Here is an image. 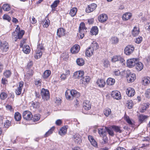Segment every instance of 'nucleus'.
Returning a JSON list of instances; mask_svg holds the SVG:
<instances>
[{
  "label": "nucleus",
  "mask_w": 150,
  "mask_h": 150,
  "mask_svg": "<svg viewBox=\"0 0 150 150\" xmlns=\"http://www.w3.org/2000/svg\"><path fill=\"white\" fill-rule=\"evenodd\" d=\"M2 8L5 11H8L11 9L10 6L8 4H4L3 5Z\"/></svg>",
  "instance_id": "45"
},
{
  "label": "nucleus",
  "mask_w": 150,
  "mask_h": 150,
  "mask_svg": "<svg viewBox=\"0 0 150 150\" xmlns=\"http://www.w3.org/2000/svg\"><path fill=\"white\" fill-rule=\"evenodd\" d=\"M134 47L132 45H128L126 46L125 49V53L127 55L131 54L134 50Z\"/></svg>",
  "instance_id": "6"
},
{
  "label": "nucleus",
  "mask_w": 150,
  "mask_h": 150,
  "mask_svg": "<svg viewBox=\"0 0 150 150\" xmlns=\"http://www.w3.org/2000/svg\"><path fill=\"white\" fill-rule=\"evenodd\" d=\"M97 83L98 86L101 88L103 87L105 84V81L103 79H98L97 81Z\"/></svg>",
  "instance_id": "26"
},
{
  "label": "nucleus",
  "mask_w": 150,
  "mask_h": 150,
  "mask_svg": "<svg viewBox=\"0 0 150 150\" xmlns=\"http://www.w3.org/2000/svg\"><path fill=\"white\" fill-rule=\"evenodd\" d=\"M139 31L138 28L136 27H134V29L132 30V33L134 36L137 35L139 33Z\"/></svg>",
  "instance_id": "32"
},
{
  "label": "nucleus",
  "mask_w": 150,
  "mask_h": 150,
  "mask_svg": "<svg viewBox=\"0 0 150 150\" xmlns=\"http://www.w3.org/2000/svg\"><path fill=\"white\" fill-rule=\"evenodd\" d=\"M150 82V78L149 77H144L142 79V83L144 85H146Z\"/></svg>",
  "instance_id": "33"
},
{
  "label": "nucleus",
  "mask_w": 150,
  "mask_h": 150,
  "mask_svg": "<svg viewBox=\"0 0 150 150\" xmlns=\"http://www.w3.org/2000/svg\"><path fill=\"white\" fill-rule=\"evenodd\" d=\"M138 59L133 58L129 59L127 60V67L129 68H132L135 66L137 62Z\"/></svg>",
  "instance_id": "5"
},
{
  "label": "nucleus",
  "mask_w": 150,
  "mask_h": 150,
  "mask_svg": "<svg viewBox=\"0 0 150 150\" xmlns=\"http://www.w3.org/2000/svg\"><path fill=\"white\" fill-rule=\"evenodd\" d=\"M94 50L89 47L86 52V54L88 57H90L92 55L94 52Z\"/></svg>",
  "instance_id": "27"
},
{
  "label": "nucleus",
  "mask_w": 150,
  "mask_h": 150,
  "mask_svg": "<svg viewBox=\"0 0 150 150\" xmlns=\"http://www.w3.org/2000/svg\"><path fill=\"white\" fill-rule=\"evenodd\" d=\"M3 18L4 19L7 20L8 21H10L11 20L10 17L7 15L4 14L3 16Z\"/></svg>",
  "instance_id": "58"
},
{
  "label": "nucleus",
  "mask_w": 150,
  "mask_h": 150,
  "mask_svg": "<svg viewBox=\"0 0 150 150\" xmlns=\"http://www.w3.org/2000/svg\"><path fill=\"white\" fill-rule=\"evenodd\" d=\"M35 85H37L38 86H40L41 85L40 81L38 80H36L35 81Z\"/></svg>",
  "instance_id": "64"
},
{
  "label": "nucleus",
  "mask_w": 150,
  "mask_h": 150,
  "mask_svg": "<svg viewBox=\"0 0 150 150\" xmlns=\"http://www.w3.org/2000/svg\"><path fill=\"white\" fill-rule=\"evenodd\" d=\"M115 82L114 79L112 78H109L106 81L107 84L109 85H112L114 84Z\"/></svg>",
  "instance_id": "35"
},
{
  "label": "nucleus",
  "mask_w": 150,
  "mask_h": 150,
  "mask_svg": "<svg viewBox=\"0 0 150 150\" xmlns=\"http://www.w3.org/2000/svg\"><path fill=\"white\" fill-rule=\"evenodd\" d=\"M132 16L131 13H126L124 14L122 16V19L123 20L126 21L130 19Z\"/></svg>",
  "instance_id": "24"
},
{
  "label": "nucleus",
  "mask_w": 150,
  "mask_h": 150,
  "mask_svg": "<svg viewBox=\"0 0 150 150\" xmlns=\"http://www.w3.org/2000/svg\"><path fill=\"white\" fill-rule=\"evenodd\" d=\"M21 115L19 112H16L15 113L14 118L16 121H20L21 120Z\"/></svg>",
  "instance_id": "40"
},
{
  "label": "nucleus",
  "mask_w": 150,
  "mask_h": 150,
  "mask_svg": "<svg viewBox=\"0 0 150 150\" xmlns=\"http://www.w3.org/2000/svg\"><path fill=\"white\" fill-rule=\"evenodd\" d=\"M23 116L25 120H31L32 115L30 112L28 111H25L23 113Z\"/></svg>",
  "instance_id": "7"
},
{
  "label": "nucleus",
  "mask_w": 150,
  "mask_h": 150,
  "mask_svg": "<svg viewBox=\"0 0 150 150\" xmlns=\"http://www.w3.org/2000/svg\"><path fill=\"white\" fill-rule=\"evenodd\" d=\"M125 119L128 124L131 125H132L133 123L129 117L125 116Z\"/></svg>",
  "instance_id": "59"
},
{
  "label": "nucleus",
  "mask_w": 150,
  "mask_h": 150,
  "mask_svg": "<svg viewBox=\"0 0 150 150\" xmlns=\"http://www.w3.org/2000/svg\"><path fill=\"white\" fill-rule=\"evenodd\" d=\"M73 140L76 143L80 144L81 142V137L77 133L75 134L72 137Z\"/></svg>",
  "instance_id": "8"
},
{
  "label": "nucleus",
  "mask_w": 150,
  "mask_h": 150,
  "mask_svg": "<svg viewBox=\"0 0 150 150\" xmlns=\"http://www.w3.org/2000/svg\"><path fill=\"white\" fill-rule=\"evenodd\" d=\"M80 50V47L78 45H75L71 49V51L72 53L76 54L78 53Z\"/></svg>",
  "instance_id": "16"
},
{
  "label": "nucleus",
  "mask_w": 150,
  "mask_h": 150,
  "mask_svg": "<svg viewBox=\"0 0 150 150\" xmlns=\"http://www.w3.org/2000/svg\"><path fill=\"white\" fill-rule=\"evenodd\" d=\"M41 94L42 98L44 100H47L49 99L50 96L49 91L48 90L43 88L42 89Z\"/></svg>",
  "instance_id": "4"
},
{
  "label": "nucleus",
  "mask_w": 150,
  "mask_h": 150,
  "mask_svg": "<svg viewBox=\"0 0 150 150\" xmlns=\"http://www.w3.org/2000/svg\"><path fill=\"white\" fill-rule=\"evenodd\" d=\"M44 50L43 45L42 44H39L36 50V54L35 56V58L38 59L42 56V51Z\"/></svg>",
  "instance_id": "2"
},
{
  "label": "nucleus",
  "mask_w": 150,
  "mask_h": 150,
  "mask_svg": "<svg viewBox=\"0 0 150 150\" xmlns=\"http://www.w3.org/2000/svg\"><path fill=\"white\" fill-rule=\"evenodd\" d=\"M40 104L39 102H33L31 108L38 109L40 107Z\"/></svg>",
  "instance_id": "34"
},
{
  "label": "nucleus",
  "mask_w": 150,
  "mask_h": 150,
  "mask_svg": "<svg viewBox=\"0 0 150 150\" xmlns=\"http://www.w3.org/2000/svg\"><path fill=\"white\" fill-rule=\"evenodd\" d=\"M93 50L95 51L98 49L99 46L97 43L93 41L91 44L90 47Z\"/></svg>",
  "instance_id": "29"
},
{
  "label": "nucleus",
  "mask_w": 150,
  "mask_h": 150,
  "mask_svg": "<svg viewBox=\"0 0 150 150\" xmlns=\"http://www.w3.org/2000/svg\"><path fill=\"white\" fill-rule=\"evenodd\" d=\"M112 97L115 99L119 100L121 98V95L120 93L118 91H112L111 94Z\"/></svg>",
  "instance_id": "9"
},
{
  "label": "nucleus",
  "mask_w": 150,
  "mask_h": 150,
  "mask_svg": "<svg viewBox=\"0 0 150 150\" xmlns=\"http://www.w3.org/2000/svg\"><path fill=\"white\" fill-rule=\"evenodd\" d=\"M77 64L79 66H82L84 64V61L82 58H78L76 60Z\"/></svg>",
  "instance_id": "36"
},
{
  "label": "nucleus",
  "mask_w": 150,
  "mask_h": 150,
  "mask_svg": "<svg viewBox=\"0 0 150 150\" xmlns=\"http://www.w3.org/2000/svg\"><path fill=\"white\" fill-rule=\"evenodd\" d=\"M11 125V122L8 120H6L4 123V126L6 128H8Z\"/></svg>",
  "instance_id": "57"
},
{
  "label": "nucleus",
  "mask_w": 150,
  "mask_h": 150,
  "mask_svg": "<svg viewBox=\"0 0 150 150\" xmlns=\"http://www.w3.org/2000/svg\"><path fill=\"white\" fill-rule=\"evenodd\" d=\"M127 75V81L132 82L133 81L136 79V75L135 74L132 73L129 71L127 70L126 71Z\"/></svg>",
  "instance_id": "3"
},
{
  "label": "nucleus",
  "mask_w": 150,
  "mask_h": 150,
  "mask_svg": "<svg viewBox=\"0 0 150 150\" xmlns=\"http://www.w3.org/2000/svg\"><path fill=\"white\" fill-rule=\"evenodd\" d=\"M85 30V24L83 23H81L79 26V31L80 32L84 31Z\"/></svg>",
  "instance_id": "42"
},
{
  "label": "nucleus",
  "mask_w": 150,
  "mask_h": 150,
  "mask_svg": "<svg viewBox=\"0 0 150 150\" xmlns=\"http://www.w3.org/2000/svg\"><path fill=\"white\" fill-rule=\"evenodd\" d=\"M70 90H67L65 92V96L67 99L69 100H72L73 99L72 96L70 95Z\"/></svg>",
  "instance_id": "38"
},
{
  "label": "nucleus",
  "mask_w": 150,
  "mask_h": 150,
  "mask_svg": "<svg viewBox=\"0 0 150 150\" xmlns=\"http://www.w3.org/2000/svg\"><path fill=\"white\" fill-rule=\"evenodd\" d=\"M145 95L146 97L148 98H150V89H148L145 92Z\"/></svg>",
  "instance_id": "56"
},
{
  "label": "nucleus",
  "mask_w": 150,
  "mask_h": 150,
  "mask_svg": "<svg viewBox=\"0 0 150 150\" xmlns=\"http://www.w3.org/2000/svg\"><path fill=\"white\" fill-rule=\"evenodd\" d=\"M84 75V72L79 71L75 72L73 75V77L75 79H80Z\"/></svg>",
  "instance_id": "11"
},
{
  "label": "nucleus",
  "mask_w": 150,
  "mask_h": 150,
  "mask_svg": "<svg viewBox=\"0 0 150 150\" xmlns=\"http://www.w3.org/2000/svg\"><path fill=\"white\" fill-rule=\"evenodd\" d=\"M102 62L103 63V66L104 67H108L109 65V62L108 59H103Z\"/></svg>",
  "instance_id": "52"
},
{
  "label": "nucleus",
  "mask_w": 150,
  "mask_h": 150,
  "mask_svg": "<svg viewBox=\"0 0 150 150\" xmlns=\"http://www.w3.org/2000/svg\"><path fill=\"white\" fill-rule=\"evenodd\" d=\"M24 83L22 81H21L19 82V86L16 90V93L17 95H20L21 93L22 88L23 86Z\"/></svg>",
  "instance_id": "14"
},
{
  "label": "nucleus",
  "mask_w": 150,
  "mask_h": 150,
  "mask_svg": "<svg viewBox=\"0 0 150 150\" xmlns=\"http://www.w3.org/2000/svg\"><path fill=\"white\" fill-rule=\"evenodd\" d=\"M150 105V103H143L142 107L140 109V112H144L145 111L146 109L149 108Z\"/></svg>",
  "instance_id": "17"
},
{
  "label": "nucleus",
  "mask_w": 150,
  "mask_h": 150,
  "mask_svg": "<svg viewBox=\"0 0 150 150\" xmlns=\"http://www.w3.org/2000/svg\"><path fill=\"white\" fill-rule=\"evenodd\" d=\"M68 126H64L62 127L59 132V134L61 136H63L67 133Z\"/></svg>",
  "instance_id": "15"
},
{
  "label": "nucleus",
  "mask_w": 150,
  "mask_h": 150,
  "mask_svg": "<svg viewBox=\"0 0 150 150\" xmlns=\"http://www.w3.org/2000/svg\"><path fill=\"white\" fill-rule=\"evenodd\" d=\"M106 130L107 127H106L98 129V133L101 137L106 135Z\"/></svg>",
  "instance_id": "19"
},
{
  "label": "nucleus",
  "mask_w": 150,
  "mask_h": 150,
  "mask_svg": "<svg viewBox=\"0 0 150 150\" xmlns=\"http://www.w3.org/2000/svg\"><path fill=\"white\" fill-rule=\"evenodd\" d=\"M104 114L105 115L106 117H108V115L111 113V110L109 108H107L105 109L104 111Z\"/></svg>",
  "instance_id": "46"
},
{
  "label": "nucleus",
  "mask_w": 150,
  "mask_h": 150,
  "mask_svg": "<svg viewBox=\"0 0 150 150\" xmlns=\"http://www.w3.org/2000/svg\"><path fill=\"white\" fill-rule=\"evenodd\" d=\"M120 72L119 70L117 69L115 70L114 72V74L116 76H119L120 75Z\"/></svg>",
  "instance_id": "63"
},
{
  "label": "nucleus",
  "mask_w": 150,
  "mask_h": 150,
  "mask_svg": "<svg viewBox=\"0 0 150 150\" xmlns=\"http://www.w3.org/2000/svg\"><path fill=\"white\" fill-rule=\"evenodd\" d=\"M88 139L91 144L93 146L95 147L97 146V143L92 136H88Z\"/></svg>",
  "instance_id": "25"
},
{
  "label": "nucleus",
  "mask_w": 150,
  "mask_h": 150,
  "mask_svg": "<svg viewBox=\"0 0 150 150\" xmlns=\"http://www.w3.org/2000/svg\"><path fill=\"white\" fill-rule=\"evenodd\" d=\"M40 115L39 114L35 115L34 117L32 116V119L31 120H33L34 122L37 121L38 120L40 119Z\"/></svg>",
  "instance_id": "47"
},
{
  "label": "nucleus",
  "mask_w": 150,
  "mask_h": 150,
  "mask_svg": "<svg viewBox=\"0 0 150 150\" xmlns=\"http://www.w3.org/2000/svg\"><path fill=\"white\" fill-rule=\"evenodd\" d=\"M54 129V127H52L47 132H46L45 135V137L48 136L49 135L51 134L52 133V131Z\"/></svg>",
  "instance_id": "51"
},
{
  "label": "nucleus",
  "mask_w": 150,
  "mask_h": 150,
  "mask_svg": "<svg viewBox=\"0 0 150 150\" xmlns=\"http://www.w3.org/2000/svg\"><path fill=\"white\" fill-rule=\"evenodd\" d=\"M126 92L128 96L129 97L132 96L135 94V91L134 89L131 87H129L127 89Z\"/></svg>",
  "instance_id": "12"
},
{
  "label": "nucleus",
  "mask_w": 150,
  "mask_h": 150,
  "mask_svg": "<svg viewBox=\"0 0 150 150\" xmlns=\"http://www.w3.org/2000/svg\"><path fill=\"white\" fill-rule=\"evenodd\" d=\"M134 66L135 67V68L138 71H141L144 67L143 64L140 62H138L137 61Z\"/></svg>",
  "instance_id": "22"
},
{
  "label": "nucleus",
  "mask_w": 150,
  "mask_h": 150,
  "mask_svg": "<svg viewBox=\"0 0 150 150\" xmlns=\"http://www.w3.org/2000/svg\"><path fill=\"white\" fill-rule=\"evenodd\" d=\"M77 11V8H73L69 12V14L72 16H74L76 14Z\"/></svg>",
  "instance_id": "39"
},
{
  "label": "nucleus",
  "mask_w": 150,
  "mask_h": 150,
  "mask_svg": "<svg viewBox=\"0 0 150 150\" xmlns=\"http://www.w3.org/2000/svg\"><path fill=\"white\" fill-rule=\"evenodd\" d=\"M112 127L116 132L120 133L122 132V131L120 129V127L115 125L112 126Z\"/></svg>",
  "instance_id": "44"
},
{
  "label": "nucleus",
  "mask_w": 150,
  "mask_h": 150,
  "mask_svg": "<svg viewBox=\"0 0 150 150\" xmlns=\"http://www.w3.org/2000/svg\"><path fill=\"white\" fill-rule=\"evenodd\" d=\"M98 29L97 26H94L92 28L91 30V33L92 35H96L98 33Z\"/></svg>",
  "instance_id": "28"
},
{
  "label": "nucleus",
  "mask_w": 150,
  "mask_h": 150,
  "mask_svg": "<svg viewBox=\"0 0 150 150\" xmlns=\"http://www.w3.org/2000/svg\"><path fill=\"white\" fill-rule=\"evenodd\" d=\"M4 75L6 78L9 77L11 75V72L9 70H6L4 73Z\"/></svg>",
  "instance_id": "48"
},
{
  "label": "nucleus",
  "mask_w": 150,
  "mask_h": 150,
  "mask_svg": "<svg viewBox=\"0 0 150 150\" xmlns=\"http://www.w3.org/2000/svg\"><path fill=\"white\" fill-rule=\"evenodd\" d=\"M106 131H107L108 134L111 136H113V135L114 133L112 130L110 129L107 127Z\"/></svg>",
  "instance_id": "61"
},
{
  "label": "nucleus",
  "mask_w": 150,
  "mask_h": 150,
  "mask_svg": "<svg viewBox=\"0 0 150 150\" xmlns=\"http://www.w3.org/2000/svg\"><path fill=\"white\" fill-rule=\"evenodd\" d=\"M25 33L23 30H20V28L18 26L16 28L15 31L12 33V38L16 41L18 39H20L22 38Z\"/></svg>",
  "instance_id": "1"
},
{
  "label": "nucleus",
  "mask_w": 150,
  "mask_h": 150,
  "mask_svg": "<svg viewBox=\"0 0 150 150\" xmlns=\"http://www.w3.org/2000/svg\"><path fill=\"white\" fill-rule=\"evenodd\" d=\"M84 31L80 32L79 31V34H78V36L79 37V36H80V38L81 39H82L84 36V34L83 33Z\"/></svg>",
  "instance_id": "62"
},
{
  "label": "nucleus",
  "mask_w": 150,
  "mask_h": 150,
  "mask_svg": "<svg viewBox=\"0 0 150 150\" xmlns=\"http://www.w3.org/2000/svg\"><path fill=\"white\" fill-rule=\"evenodd\" d=\"M83 107L86 110H90L91 108V104L88 101H86L83 103Z\"/></svg>",
  "instance_id": "21"
},
{
  "label": "nucleus",
  "mask_w": 150,
  "mask_h": 150,
  "mask_svg": "<svg viewBox=\"0 0 150 150\" xmlns=\"http://www.w3.org/2000/svg\"><path fill=\"white\" fill-rule=\"evenodd\" d=\"M108 18L107 15L105 14H102L101 16H99L98 19L100 22L103 23L106 21Z\"/></svg>",
  "instance_id": "20"
},
{
  "label": "nucleus",
  "mask_w": 150,
  "mask_h": 150,
  "mask_svg": "<svg viewBox=\"0 0 150 150\" xmlns=\"http://www.w3.org/2000/svg\"><path fill=\"white\" fill-rule=\"evenodd\" d=\"M142 38L141 36H139L135 39V42L139 44L142 41Z\"/></svg>",
  "instance_id": "55"
},
{
  "label": "nucleus",
  "mask_w": 150,
  "mask_h": 150,
  "mask_svg": "<svg viewBox=\"0 0 150 150\" xmlns=\"http://www.w3.org/2000/svg\"><path fill=\"white\" fill-rule=\"evenodd\" d=\"M23 52L26 54L29 53L30 51L29 46L27 45H24L23 47Z\"/></svg>",
  "instance_id": "30"
},
{
  "label": "nucleus",
  "mask_w": 150,
  "mask_h": 150,
  "mask_svg": "<svg viewBox=\"0 0 150 150\" xmlns=\"http://www.w3.org/2000/svg\"><path fill=\"white\" fill-rule=\"evenodd\" d=\"M110 42L112 44H117L119 42V39L115 37H112L110 40Z\"/></svg>",
  "instance_id": "37"
},
{
  "label": "nucleus",
  "mask_w": 150,
  "mask_h": 150,
  "mask_svg": "<svg viewBox=\"0 0 150 150\" xmlns=\"http://www.w3.org/2000/svg\"><path fill=\"white\" fill-rule=\"evenodd\" d=\"M51 73V72L50 70H46L44 72L43 77L44 78H47L50 75Z\"/></svg>",
  "instance_id": "41"
},
{
  "label": "nucleus",
  "mask_w": 150,
  "mask_h": 150,
  "mask_svg": "<svg viewBox=\"0 0 150 150\" xmlns=\"http://www.w3.org/2000/svg\"><path fill=\"white\" fill-rule=\"evenodd\" d=\"M148 117V116H147L141 115H139V120L140 123H142Z\"/></svg>",
  "instance_id": "31"
},
{
  "label": "nucleus",
  "mask_w": 150,
  "mask_h": 150,
  "mask_svg": "<svg viewBox=\"0 0 150 150\" xmlns=\"http://www.w3.org/2000/svg\"><path fill=\"white\" fill-rule=\"evenodd\" d=\"M120 58V56H114L113 58H112V60L113 62H115L119 61V59Z\"/></svg>",
  "instance_id": "54"
},
{
  "label": "nucleus",
  "mask_w": 150,
  "mask_h": 150,
  "mask_svg": "<svg viewBox=\"0 0 150 150\" xmlns=\"http://www.w3.org/2000/svg\"><path fill=\"white\" fill-rule=\"evenodd\" d=\"M127 105L128 108H132L133 106V103H132V100H128L127 103Z\"/></svg>",
  "instance_id": "49"
},
{
  "label": "nucleus",
  "mask_w": 150,
  "mask_h": 150,
  "mask_svg": "<svg viewBox=\"0 0 150 150\" xmlns=\"http://www.w3.org/2000/svg\"><path fill=\"white\" fill-rule=\"evenodd\" d=\"M97 7V4L93 3L89 5L86 9V11L87 13H90L94 10Z\"/></svg>",
  "instance_id": "10"
},
{
  "label": "nucleus",
  "mask_w": 150,
  "mask_h": 150,
  "mask_svg": "<svg viewBox=\"0 0 150 150\" xmlns=\"http://www.w3.org/2000/svg\"><path fill=\"white\" fill-rule=\"evenodd\" d=\"M7 97V94L4 93L2 92L0 95V98L2 100L5 99Z\"/></svg>",
  "instance_id": "53"
},
{
  "label": "nucleus",
  "mask_w": 150,
  "mask_h": 150,
  "mask_svg": "<svg viewBox=\"0 0 150 150\" xmlns=\"http://www.w3.org/2000/svg\"><path fill=\"white\" fill-rule=\"evenodd\" d=\"M8 47L9 46L8 43L4 41L2 42L1 47H0V49L3 51L6 52L8 50Z\"/></svg>",
  "instance_id": "13"
},
{
  "label": "nucleus",
  "mask_w": 150,
  "mask_h": 150,
  "mask_svg": "<svg viewBox=\"0 0 150 150\" xmlns=\"http://www.w3.org/2000/svg\"><path fill=\"white\" fill-rule=\"evenodd\" d=\"M65 31V30L63 28H59L57 30V35L59 37H61L64 35Z\"/></svg>",
  "instance_id": "23"
},
{
  "label": "nucleus",
  "mask_w": 150,
  "mask_h": 150,
  "mask_svg": "<svg viewBox=\"0 0 150 150\" xmlns=\"http://www.w3.org/2000/svg\"><path fill=\"white\" fill-rule=\"evenodd\" d=\"M85 78L84 77H82L80 80V83L86 85V81L85 80Z\"/></svg>",
  "instance_id": "60"
},
{
  "label": "nucleus",
  "mask_w": 150,
  "mask_h": 150,
  "mask_svg": "<svg viewBox=\"0 0 150 150\" xmlns=\"http://www.w3.org/2000/svg\"><path fill=\"white\" fill-rule=\"evenodd\" d=\"M42 24L43 25V26L44 27L47 28L49 25V21L46 19H45L42 22Z\"/></svg>",
  "instance_id": "50"
},
{
  "label": "nucleus",
  "mask_w": 150,
  "mask_h": 150,
  "mask_svg": "<svg viewBox=\"0 0 150 150\" xmlns=\"http://www.w3.org/2000/svg\"><path fill=\"white\" fill-rule=\"evenodd\" d=\"M70 94L73 98H78L80 96V93L75 90L72 89L70 91Z\"/></svg>",
  "instance_id": "18"
},
{
  "label": "nucleus",
  "mask_w": 150,
  "mask_h": 150,
  "mask_svg": "<svg viewBox=\"0 0 150 150\" xmlns=\"http://www.w3.org/2000/svg\"><path fill=\"white\" fill-rule=\"evenodd\" d=\"M59 3V0H56L54 1L53 3L50 6L52 8H55L57 7Z\"/></svg>",
  "instance_id": "43"
}]
</instances>
